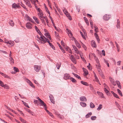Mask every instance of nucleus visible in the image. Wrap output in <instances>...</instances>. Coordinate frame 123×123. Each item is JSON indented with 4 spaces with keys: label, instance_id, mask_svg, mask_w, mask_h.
I'll return each instance as SVG.
<instances>
[{
    "label": "nucleus",
    "instance_id": "obj_1",
    "mask_svg": "<svg viewBox=\"0 0 123 123\" xmlns=\"http://www.w3.org/2000/svg\"><path fill=\"white\" fill-rule=\"evenodd\" d=\"M37 11L39 13L37 15L39 17H42L43 16V13L42 11L40 9V8H37Z\"/></svg>",
    "mask_w": 123,
    "mask_h": 123
},
{
    "label": "nucleus",
    "instance_id": "obj_2",
    "mask_svg": "<svg viewBox=\"0 0 123 123\" xmlns=\"http://www.w3.org/2000/svg\"><path fill=\"white\" fill-rule=\"evenodd\" d=\"M69 56L70 59L74 63L76 64V62L75 58L74 57V56L71 55H70Z\"/></svg>",
    "mask_w": 123,
    "mask_h": 123
},
{
    "label": "nucleus",
    "instance_id": "obj_3",
    "mask_svg": "<svg viewBox=\"0 0 123 123\" xmlns=\"http://www.w3.org/2000/svg\"><path fill=\"white\" fill-rule=\"evenodd\" d=\"M111 16L110 15L105 14L103 16V18L105 20H108L110 18Z\"/></svg>",
    "mask_w": 123,
    "mask_h": 123
},
{
    "label": "nucleus",
    "instance_id": "obj_4",
    "mask_svg": "<svg viewBox=\"0 0 123 123\" xmlns=\"http://www.w3.org/2000/svg\"><path fill=\"white\" fill-rule=\"evenodd\" d=\"M37 98L38 100L39 101L40 103V104L41 105L43 106H45L46 105V104L44 103V102L41 100L39 97H37Z\"/></svg>",
    "mask_w": 123,
    "mask_h": 123
},
{
    "label": "nucleus",
    "instance_id": "obj_5",
    "mask_svg": "<svg viewBox=\"0 0 123 123\" xmlns=\"http://www.w3.org/2000/svg\"><path fill=\"white\" fill-rule=\"evenodd\" d=\"M34 67L35 70L37 72H39L41 69V67L40 66L35 65Z\"/></svg>",
    "mask_w": 123,
    "mask_h": 123
},
{
    "label": "nucleus",
    "instance_id": "obj_6",
    "mask_svg": "<svg viewBox=\"0 0 123 123\" xmlns=\"http://www.w3.org/2000/svg\"><path fill=\"white\" fill-rule=\"evenodd\" d=\"M70 76L68 74L66 73L64 74V78L65 80L68 79H70Z\"/></svg>",
    "mask_w": 123,
    "mask_h": 123
},
{
    "label": "nucleus",
    "instance_id": "obj_7",
    "mask_svg": "<svg viewBox=\"0 0 123 123\" xmlns=\"http://www.w3.org/2000/svg\"><path fill=\"white\" fill-rule=\"evenodd\" d=\"M26 27L29 29H31L32 27V25L30 24V22H27L26 24Z\"/></svg>",
    "mask_w": 123,
    "mask_h": 123
},
{
    "label": "nucleus",
    "instance_id": "obj_8",
    "mask_svg": "<svg viewBox=\"0 0 123 123\" xmlns=\"http://www.w3.org/2000/svg\"><path fill=\"white\" fill-rule=\"evenodd\" d=\"M73 38L74 39V40L76 46L78 48H80L81 47V46L80 44L78 42L76 41L75 38L73 37Z\"/></svg>",
    "mask_w": 123,
    "mask_h": 123
},
{
    "label": "nucleus",
    "instance_id": "obj_9",
    "mask_svg": "<svg viewBox=\"0 0 123 123\" xmlns=\"http://www.w3.org/2000/svg\"><path fill=\"white\" fill-rule=\"evenodd\" d=\"M109 78L110 81L111 82L112 84L114 86L116 85V84L114 82L115 80H114V79L111 78V77H109Z\"/></svg>",
    "mask_w": 123,
    "mask_h": 123
},
{
    "label": "nucleus",
    "instance_id": "obj_10",
    "mask_svg": "<svg viewBox=\"0 0 123 123\" xmlns=\"http://www.w3.org/2000/svg\"><path fill=\"white\" fill-rule=\"evenodd\" d=\"M43 37L41 36L40 37L42 39V41L43 42H42V43L44 44L45 43H46V38L44 36H43Z\"/></svg>",
    "mask_w": 123,
    "mask_h": 123
},
{
    "label": "nucleus",
    "instance_id": "obj_11",
    "mask_svg": "<svg viewBox=\"0 0 123 123\" xmlns=\"http://www.w3.org/2000/svg\"><path fill=\"white\" fill-rule=\"evenodd\" d=\"M80 100L81 101H86L87 99L85 96H82L80 97Z\"/></svg>",
    "mask_w": 123,
    "mask_h": 123
},
{
    "label": "nucleus",
    "instance_id": "obj_12",
    "mask_svg": "<svg viewBox=\"0 0 123 123\" xmlns=\"http://www.w3.org/2000/svg\"><path fill=\"white\" fill-rule=\"evenodd\" d=\"M9 25L13 27L14 26V24L12 20H9L8 22Z\"/></svg>",
    "mask_w": 123,
    "mask_h": 123
},
{
    "label": "nucleus",
    "instance_id": "obj_13",
    "mask_svg": "<svg viewBox=\"0 0 123 123\" xmlns=\"http://www.w3.org/2000/svg\"><path fill=\"white\" fill-rule=\"evenodd\" d=\"M73 47L74 50L75 51V52L77 54H79V52L78 50V49L75 46L73 45Z\"/></svg>",
    "mask_w": 123,
    "mask_h": 123
},
{
    "label": "nucleus",
    "instance_id": "obj_14",
    "mask_svg": "<svg viewBox=\"0 0 123 123\" xmlns=\"http://www.w3.org/2000/svg\"><path fill=\"white\" fill-rule=\"evenodd\" d=\"M91 43L92 46V47L95 48L96 47L97 45L95 41H92L91 42Z\"/></svg>",
    "mask_w": 123,
    "mask_h": 123
},
{
    "label": "nucleus",
    "instance_id": "obj_15",
    "mask_svg": "<svg viewBox=\"0 0 123 123\" xmlns=\"http://www.w3.org/2000/svg\"><path fill=\"white\" fill-rule=\"evenodd\" d=\"M97 93L102 98H104L103 95V94L102 92L98 91L97 92Z\"/></svg>",
    "mask_w": 123,
    "mask_h": 123
},
{
    "label": "nucleus",
    "instance_id": "obj_16",
    "mask_svg": "<svg viewBox=\"0 0 123 123\" xmlns=\"http://www.w3.org/2000/svg\"><path fill=\"white\" fill-rule=\"evenodd\" d=\"M111 93L116 98L119 99V98L118 95L116 93H115L113 92L112 91L111 92Z\"/></svg>",
    "mask_w": 123,
    "mask_h": 123
},
{
    "label": "nucleus",
    "instance_id": "obj_17",
    "mask_svg": "<svg viewBox=\"0 0 123 123\" xmlns=\"http://www.w3.org/2000/svg\"><path fill=\"white\" fill-rule=\"evenodd\" d=\"M61 63L60 62L57 63L56 64V66L58 69H59L61 66Z\"/></svg>",
    "mask_w": 123,
    "mask_h": 123
},
{
    "label": "nucleus",
    "instance_id": "obj_18",
    "mask_svg": "<svg viewBox=\"0 0 123 123\" xmlns=\"http://www.w3.org/2000/svg\"><path fill=\"white\" fill-rule=\"evenodd\" d=\"M80 82L82 84L86 86H89V84L87 82L81 81Z\"/></svg>",
    "mask_w": 123,
    "mask_h": 123
},
{
    "label": "nucleus",
    "instance_id": "obj_19",
    "mask_svg": "<svg viewBox=\"0 0 123 123\" xmlns=\"http://www.w3.org/2000/svg\"><path fill=\"white\" fill-rule=\"evenodd\" d=\"M83 71L85 75H87L88 74V72L87 71V70H86L85 68H83Z\"/></svg>",
    "mask_w": 123,
    "mask_h": 123
},
{
    "label": "nucleus",
    "instance_id": "obj_20",
    "mask_svg": "<svg viewBox=\"0 0 123 123\" xmlns=\"http://www.w3.org/2000/svg\"><path fill=\"white\" fill-rule=\"evenodd\" d=\"M120 21L119 19H117V27L118 29L120 28Z\"/></svg>",
    "mask_w": 123,
    "mask_h": 123
},
{
    "label": "nucleus",
    "instance_id": "obj_21",
    "mask_svg": "<svg viewBox=\"0 0 123 123\" xmlns=\"http://www.w3.org/2000/svg\"><path fill=\"white\" fill-rule=\"evenodd\" d=\"M70 79L73 83H76L77 82L76 80L73 78L71 77Z\"/></svg>",
    "mask_w": 123,
    "mask_h": 123
},
{
    "label": "nucleus",
    "instance_id": "obj_22",
    "mask_svg": "<svg viewBox=\"0 0 123 123\" xmlns=\"http://www.w3.org/2000/svg\"><path fill=\"white\" fill-rule=\"evenodd\" d=\"M80 105L83 107H85L86 106V105L85 103L81 102L80 103Z\"/></svg>",
    "mask_w": 123,
    "mask_h": 123
},
{
    "label": "nucleus",
    "instance_id": "obj_23",
    "mask_svg": "<svg viewBox=\"0 0 123 123\" xmlns=\"http://www.w3.org/2000/svg\"><path fill=\"white\" fill-rule=\"evenodd\" d=\"M84 19L85 22L86 23L87 25H89V23L88 20L87 18H86L85 17H84Z\"/></svg>",
    "mask_w": 123,
    "mask_h": 123
},
{
    "label": "nucleus",
    "instance_id": "obj_24",
    "mask_svg": "<svg viewBox=\"0 0 123 123\" xmlns=\"http://www.w3.org/2000/svg\"><path fill=\"white\" fill-rule=\"evenodd\" d=\"M77 78L79 79H81V77H80L79 76H78V75L75 74L74 73H72Z\"/></svg>",
    "mask_w": 123,
    "mask_h": 123
},
{
    "label": "nucleus",
    "instance_id": "obj_25",
    "mask_svg": "<svg viewBox=\"0 0 123 123\" xmlns=\"http://www.w3.org/2000/svg\"><path fill=\"white\" fill-rule=\"evenodd\" d=\"M92 113L91 112L88 113L86 115V118H87L89 117L92 115Z\"/></svg>",
    "mask_w": 123,
    "mask_h": 123
},
{
    "label": "nucleus",
    "instance_id": "obj_26",
    "mask_svg": "<svg viewBox=\"0 0 123 123\" xmlns=\"http://www.w3.org/2000/svg\"><path fill=\"white\" fill-rule=\"evenodd\" d=\"M43 17H44L43 16V17H39V18H40V19L41 20L42 22L43 23L45 24V22L44 21V18H43Z\"/></svg>",
    "mask_w": 123,
    "mask_h": 123
},
{
    "label": "nucleus",
    "instance_id": "obj_27",
    "mask_svg": "<svg viewBox=\"0 0 123 123\" xmlns=\"http://www.w3.org/2000/svg\"><path fill=\"white\" fill-rule=\"evenodd\" d=\"M10 60L11 61V64H13L14 63V60L12 58L10 57V58H9Z\"/></svg>",
    "mask_w": 123,
    "mask_h": 123
},
{
    "label": "nucleus",
    "instance_id": "obj_28",
    "mask_svg": "<svg viewBox=\"0 0 123 123\" xmlns=\"http://www.w3.org/2000/svg\"><path fill=\"white\" fill-rule=\"evenodd\" d=\"M90 106L91 108H93L94 107L95 105L92 102H91L90 104Z\"/></svg>",
    "mask_w": 123,
    "mask_h": 123
},
{
    "label": "nucleus",
    "instance_id": "obj_29",
    "mask_svg": "<svg viewBox=\"0 0 123 123\" xmlns=\"http://www.w3.org/2000/svg\"><path fill=\"white\" fill-rule=\"evenodd\" d=\"M117 91L118 93L121 96H123V95L122 93V92H121V91L119 89H117Z\"/></svg>",
    "mask_w": 123,
    "mask_h": 123
},
{
    "label": "nucleus",
    "instance_id": "obj_30",
    "mask_svg": "<svg viewBox=\"0 0 123 123\" xmlns=\"http://www.w3.org/2000/svg\"><path fill=\"white\" fill-rule=\"evenodd\" d=\"M102 105L101 104L100 105H99V106L98 107V108H97V110L98 111L102 109Z\"/></svg>",
    "mask_w": 123,
    "mask_h": 123
},
{
    "label": "nucleus",
    "instance_id": "obj_31",
    "mask_svg": "<svg viewBox=\"0 0 123 123\" xmlns=\"http://www.w3.org/2000/svg\"><path fill=\"white\" fill-rule=\"evenodd\" d=\"M8 43L11 45L12 46L14 45V44H13V42H11V41H8Z\"/></svg>",
    "mask_w": 123,
    "mask_h": 123
},
{
    "label": "nucleus",
    "instance_id": "obj_32",
    "mask_svg": "<svg viewBox=\"0 0 123 123\" xmlns=\"http://www.w3.org/2000/svg\"><path fill=\"white\" fill-rule=\"evenodd\" d=\"M46 111L47 112V113H48L50 116H51L52 117V116H53V115L50 112H49L48 110H46Z\"/></svg>",
    "mask_w": 123,
    "mask_h": 123
},
{
    "label": "nucleus",
    "instance_id": "obj_33",
    "mask_svg": "<svg viewBox=\"0 0 123 123\" xmlns=\"http://www.w3.org/2000/svg\"><path fill=\"white\" fill-rule=\"evenodd\" d=\"M40 43H42V40L39 37L36 39Z\"/></svg>",
    "mask_w": 123,
    "mask_h": 123
},
{
    "label": "nucleus",
    "instance_id": "obj_34",
    "mask_svg": "<svg viewBox=\"0 0 123 123\" xmlns=\"http://www.w3.org/2000/svg\"><path fill=\"white\" fill-rule=\"evenodd\" d=\"M91 118L92 120H94L96 119L97 117L95 116H92L91 117Z\"/></svg>",
    "mask_w": 123,
    "mask_h": 123
},
{
    "label": "nucleus",
    "instance_id": "obj_35",
    "mask_svg": "<svg viewBox=\"0 0 123 123\" xmlns=\"http://www.w3.org/2000/svg\"><path fill=\"white\" fill-rule=\"evenodd\" d=\"M94 27L95 28V31L96 32H98V28L97 26L96 25L94 26Z\"/></svg>",
    "mask_w": 123,
    "mask_h": 123
},
{
    "label": "nucleus",
    "instance_id": "obj_36",
    "mask_svg": "<svg viewBox=\"0 0 123 123\" xmlns=\"http://www.w3.org/2000/svg\"><path fill=\"white\" fill-rule=\"evenodd\" d=\"M17 6L18 5L15 3H14L12 5V8H16L17 7Z\"/></svg>",
    "mask_w": 123,
    "mask_h": 123
},
{
    "label": "nucleus",
    "instance_id": "obj_37",
    "mask_svg": "<svg viewBox=\"0 0 123 123\" xmlns=\"http://www.w3.org/2000/svg\"><path fill=\"white\" fill-rule=\"evenodd\" d=\"M14 69L16 72H19V70L18 68L16 67H14Z\"/></svg>",
    "mask_w": 123,
    "mask_h": 123
},
{
    "label": "nucleus",
    "instance_id": "obj_38",
    "mask_svg": "<svg viewBox=\"0 0 123 123\" xmlns=\"http://www.w3.org/2000/svg\"><path fill=\"white\" fill-rule=\"evenodd\" d=\"M35 27L36 31L38 33H39V32L40 31L39 29H38V28L36 26H35Z\"/></svg>",
    "mask_w": 123,
    "mask_h": 123
},
{
    "label": "nucleus",
    "instance_id": "obj_39",
    "mask_svg": "<svg viewBox=\"0 0 123 123\" xmlns=\"http://www.w3.org/2000/svg\"><path fill=\"white\" fill-rule=\"evenodd\" d=\"M107 88H105L104 89V90L105 93H106L107 94H108V93L109 92V91L107 89Z\"/></svg>",
    "mask_w": 123,
    "mask_h": 123
},
{
    "label": "nucleus",
    "instance_id": "obj_40",
    "mask_svg": "<svg viewBox=\"0 0 123 123\" xmlns=\"http://www.w3.org/2000/svg\"><path fill=\"white\" fill-rule=\"evenodd\" d=\"M3 87L7 89H9V87L6 84L4 85V86H3Z\"/></svg>",
    "mask_w": 123,
    "mask_h": 123
},
{
    "label": "nucleus",
    "instance_id": "obj_41",
    "mask_svg": "<svg viewBox=\"0 0 123 123\" xmlns=\"http://www.w3.org/2000/svg\"><path fill=\"white\" fill-rule=\"evenodd\" d=\"M49 45L50 46H51L52 48L54 50L55 49V47L53 45V44L51 43H49Z\"/></svg>",
    "mask_w": 123,
    "mask_h": 123
},
{
    "label": "nucleus",
    "instance_id": "obj_42",
    "mask_svg": "<svg viewBox=\"0 0 123 123\" xmlns=\"http://www.w3.org/2000/svg\"><path fill=\"white\" fill-rule=\"evenodd\" d=\"M94 77H95V79L96 80V81L98 82V81H99V80L98 79V78L97 77L96 75V74H95V73H94Z\"/></svg>",
    "mask_w": 123,
    "mask_h": 123
},
{
    "label": "nucleus",
    "instance_id": "obj_43",
    "mask_svg": "<svg viewBox=\"0 0 123 123\" xmlns=\"http://www.w3.org/2000/svg\"><path fill=\"white\" fill-rule=\"evenodd\" d=\"M33 43H34V45L37 48V49H38V50H40V49L38 47V46L37 45L35 42H33Z\"/></svg>",
    "mask_w": 123,
    "mask_h": 123
},
{
    "label": "nucleus",
    "instance_id": "obj_44",
    "mask_svg": "<svg viewBox=\"0 0 123 123\" xmlns=\"http://www.w3.org/2000/svg\"><path fill=\"white\" fill-rule=\"evenodd\" d=\"M64 8V9H63V11L65 14H66L68 12L67 10Z\"/></svg>",
    "mask_w": 123,
    "mask_h": 123
},
{
    "label": "nucleus",
    "instance_id": "obj_45",
    "mask_svg": "<svg viewBox=\"0 0 123 123\" xmlns=\"http://www.w3.org/2000/svg\"><path fill=\"white\" fill-rule=\"evenodd\" d=\"M29 84L33 88L35 87L34 86L31 82L30 81V82Z\"/></svg>",
    "mask_w": 123,
    "mask_h": 123
},
{
    "label": "nucleus",
    "instance_id": "obj_46",
    "mask_svg": "<svg viewBox=\"0 0 123 123\" xmlns=\"http://www.w3.org/2000/svg\"><path fill=\"white\" fill-rule=\"evenodd\" d=\"M44 31L46 32V33L44 34L47 37L48 36V35H49V34L48 33H47V30L46 29H44ZM47 33H48V32Z\"/></svg>",
    "mask_w": 123,
    "mask_h": 123
},
{
    "label": "nucleus",
    "instance_id": "obj_47",
    "mask_svg": "<svg viewBox=\"0 0 123 123\" xmlns=\"http://www.w3.org/2000/svg\"><path fill=\"white\" fill-rule=\"evenodd\" d=\"M0 86L2 87H3V86H4V84L1 81H0Z\"/></svg>",
    "mask_w": 123,
    "mask_h": 123
},
{
    "label": "nucleus",
    "instance_id": "obj_48",
    "mask_svg": "<svg viewBox=\"0 0 123 123\" xmlns=\"http://www.w3.org/2000/svg\"><path fill=\"white\" fill-rule=\"evenodd\" d=\"M49 97L50 98V100L52 103H53V104H54L55 103V101L53 100V99H52V98H51V97L50 98V97Z\"/></svg>",
    "mask_w": 123,
    "mask_h": 123
},
{
    "label": "nucleus",
    "instance_id": "obj_49",
    "mask_svg": "<svg viewBox=\"0 0 123 123\" xmlns=\"http://www.w3.org/2000/svg\"><path fill=\"white\" fill-rule=\"evenodd\" d=\"M43 18H44L45 19V21L47 23H48L49 22L48 20L47 17H44Z\"/></svg>",
    "mask_w": 123,
    "mask_h": 123
},
{
    "label": "nucleus",
    "instance_id": "obj_50",
    "mask_svg": "<svg viewBox=\"0 0 123 123\" xmlns=\"http://www.w3.org/2000/svg\"><path fill=\"white\" fill-rule=\"evenodd\" d=\"M66 30L68 31V33H69L71 35V36H72V34L71 33V31L70 30H68V29H67Z\"/></svg>",
    "mask_w": 123,
    "mask_h": 123
},
{
    "label": "nucleus",
    "instance_id": "obj_51",
    "mask_svg": "<svg viewBox=\"0 0 123 123\" xmlns=\"http://www.w3.org/2000/svg\"><path fill=\"white\" fill-rule=\"evenodd\" d=\"M28 20L29 21H31L32 23H33L34 22V21L32 19L30 18V17L28 19Z\"/></svg>",
    "mask_w": 123,
    "mask_h": 123
},
{
    "label": "nucleus",
    "instance_id": "obj_52",
    "mask_svg": "<svg viewBox=\"0 0 123 123\" xmlns=\"http://www.w3.org/2000/svg\"><path fill=\"white\" fill-rule=\"evenodd\" d=\"M116 83L117 86L119 85L120 84V82L118 80H117L116 81Z\"/></svg>",
    "mask_w": 123,
    "mask_h": 123
},
{
    "label": "nucleus",
    "instance_id": "obj_53",
    "mask_svg": "<svg viewBox=\"0 0 123 123\" xmlns=\"http://www.w3.org/2000/svg\"><path fill=\"white\" fill-rule=\"evenodd\" d=\"M100 76L103 78H104V76L103 75V74L102 72H101L100 73Z\"/></svg>",
    "mask_w": 123,
    "mask_h": 123
},
{
    "label": "nucleus",
    "instance_id": "obj_54",
    "mask_svg": "<svg viewBox=\"0 0 123 123\" xmlns=\"http://www.w3.org/2000/svg\"><path fill=\"white\" fill-rule=\"evenodd\" d=\"M46 10V12H48V13L49 14V16H50V13L49 11L48 10V8H45Z\"/></svg>",
    "mask_w": 123,
    "mask_h": 123
},
{
    "label": "nucleus",
    "instance_id": "obj_55",
    "mask_svg": "<svg viewBox=\"0 0 123 123\" xmlns=\"http://www.w3.org/2000/svg\"><path fill=\"white\" fill-rule=\"evenodd\" d=\"M27 111L29 113H31L33 115V114H32V112L29 109H28L27 110Z\"/></svg>",
    "mask_w": 123,
    "mask_h": 123
},
{
    "label": "nucleus",
    "instance_id": "obj_56",
    "mask_svg": "<svg viewBox=\"0 0 123 123\" xmlns=\"http://www.w3.org/2000/svg\"><path fill=\"white\" fill-rule=\"evenodd\" d=\"M82 43V46H83V48H84L86 50V46L84 44H83Z\"/></svg>",
    "mask_w": 123,
    "mask_h": 123
},
{
    "label": "nucleus",
    "instance_id": "obj_57",
    "mask_svg": "<svg viewBox=\"0 0 123 123\" xmlns=\"http://www.w3.org/2000/svg\"><path fill=\"white\" fill-rule=\"evenodd\" d=\"M90 24L91 25V27L92 28H93V25L92 22H90Z\"/></svg>",
    "mask_w": 123,
    "mask_h": 123
},
{
    "label": "nucleus",
    "instance_id": "obj_58",
    "mask_svg": "<svg viewBox=\"0 0 123 123\" xmlns=\"http://www.w3.org/2000/svg\"><path fill=\"white\" fill-rule=\"evenodd\" d=\"M96 66H97V69H98V72H100V70H101V69L99 67H97V65L96 64Z\"/></svg>",
    "mask_w": 123,
    "mask_h": 123
},
{
    "label": "nucleus",
    "instance_id": "obj_59",
    "mask_svg": "<svg viewBox=\"0 0 123 123\" xmlns=\"http://www.w3.org/2000/svg\"><path fill=\"white\" fill-rule=\"evenodd\" d=\"M115 104L117 107H119L120 106L119 104L116 101L115 102Z\"/></svg>",
    "mask_w": 123,
    "mask_h": 123
},
{
    "label": "nucleus",
    "instance_id": "obj_60",
    "mask_svg": "<svg viewBox=\"0 0 123 123\" xmlns=\"http://www.w3.org/2000/svg\"><path fill=\"white\" fill-rule=\"evenodd\" d=\"M104 87H105V88H108V86L105 83H104Z\"/></svg>",
    "mask_w": 123,
    "mask_h": 123
},
{
    "label": "nucleus",
    "instance_id": "obj_61",
    "mask_svg": "<svg viewBox=\"0 0 123 123\" xmlns=\"http://www.w3.org/2000/svg\"><path fill=\"white\" fill-rule=\"evenodd\" d=\"M102 54L104 56H105V51L104 50H103L102 51Z\"/></svg>",
    "mask_w": 123,
    "mask_h": 123
},
{
    "label": "nucleus",
    "instance_id": "obj_62",
    "mask_svg": "<svg viewBox=\"0 0 123 123\" xmlns=\"http://www.w3.org/2000/svg\"><path fill=\"white\" fill-rule=\"evenodd\" d=\"M57 9V10L60 13V14H61V10L59 8H56Z\"/></svg>",
    "mask_w": 123,
    "mask_h": 123
},
{
    "label": "nucleus",
    "instance_id": "obj_63",
    "mask_svg": "<svg viewBox=\"0 0 123 123\" xmlns=\"http://www.w3.org/2000/svg\"><path fill=\"white\" fill-rule=\"evenodd\" d=\"M25 17L28 20V19L29 18V17L28 16L27 14H26L25 15Z\"/></svg>",
    "mask_w": 123,
    "mask_h": 123
},
{
    "label": "nucleus",
    "instance_id": "obj_64",
    "mask_svg": "<svg viewBox=\"0 0 123 123\" xmlns=\"http://www.w3.org/2000/svg\"><path fill=\"white\" fill-rule=\"evenodd\" d=\"M121 62V61H119L118 62H117V65H120Z\"/></svg>",
    "mask_w": 123,
    "mask_h": 123
}]
</instances>
